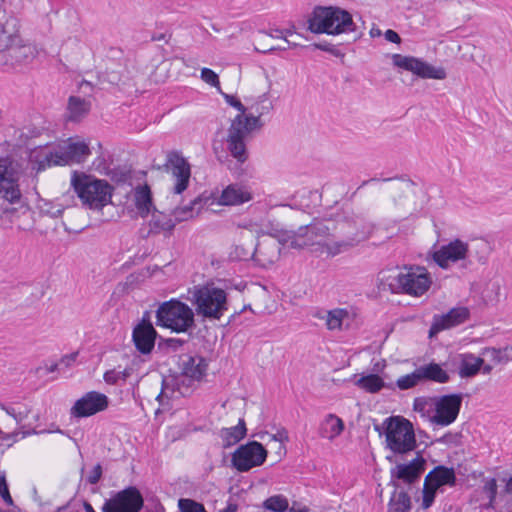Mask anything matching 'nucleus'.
<instances>
[{
	"label": "nucleus",
	"instance_id": "obj_1",
	"mask_svg": "<svg viewBox=\"0 0 512 512\" xmlns=\"http://www.w3.org/2000/svg\"><path fill=\"white\" fill-rule=\"evenodd\" d=\"M308 30L314 34L339 35L355 31L352 15L336 6H316L308 20Z\"/></svg>",
	"mask_w": 512,
	"mask_h": 512
},
{
	"label": "nucleus",
	"instance_id": "obj_2",
	"mask_svg": "<svg viewBox=\"0 0 512 512\" xmlns=\"http://www.w3.org/2000/svg\"><path fill=\"white\" fill-rule=\"evenodd\" d=\"M381 288L391 293H404L412 296H422L431 286V277L424 267L409 268L396 275L386 276L380 273Z\"/></svg>",
	"mask_w": 512,
	"mask_h": 512
},
{
	"label": "nucleus",
	"instance_id": "obj_3",
	"mask_svg": "<svg viewBox=\"0 0 512 512\" xmlns=\"http://www.w3.org/2000/svg\"><path fill=\"white\" fill-rule=\"evenodd\" d=\"M156 325L191 336L196 327L195 312L186 303L172 298L161 303L156 310Z\"/></svg>",
	"mask_w": 512,
	"mask_h": 512
},
{
	"label": "nucleus",
	"instance_id": "obj_4",
	"mask_svg": "<svg viewBox=\"0 0 512 512\" xmlns=\"http://www.w3.org/2000/svg\"><path fill=\"white\" fill-rule=\"evenodd\" d=\"M189 294L195 313L205 319L219 320L228 310L226 291L213 284L194 286Z\"/></svg>",
	"mask_w": 512,
	"mask_h": 512
},
{
	"label": "nucleus",
	"instance_id": "obj_5",
	"mask_svg": "<svg viewBox=\"0 0 512 512\" xmlns=\"http://www.w3.org/2000/svg\"><path fill=\"white\" fill-rule=\"evenodd\" d=\"M71 185L83 204L91 209L100 210L111 202L113 188L106 180L74 172Z\"/></svg>",
	"mask_w": 512,
	"mask_h": 512
},
{
	"label": "nucleus",
	"instance_id": "obj_6",
	"mask_svg": "<svg viewBox=\"0 0 512 512\" xmlns=\"http://www.w3.org/2000/svg\"><path fill=\"white\" fill-rule=\"evenodd\" d=\"M263 122L259 116L254 114H238L232 119L227 134V149L230 154L239 162L247 160L245 137L256 129H261Z\"/></svg>",
	"mask_w": 512,
	"mask_h": 512
},
{
	"label": "nucleus",
	"instance_id": "obj_7",
	"mask_svg": "<svg viewBox=\"0 0 512 512\" xmlns=\"http://www.w3.org/2000/svg\"><path fill=\"white\" fill-rule=\"evenodd\" d=\"M386 446L395 454H405L416 448L412 423L402 416L386 418Z\"/></svg>",
	"mask_w": 512,
	"mask_h": 512
},
{
	"label": "nucleus",
	"instance_id": "obj_8",
	"mask_svg": "<svg viewBox=\"0 0 512 512\" xmlns=\"http://www.w3.org/2000/svg\"><path fill=\"white\" fill-rule=\"evenodd\" d=\"M373 229V224L362 215L344 211L334 219L333 237H347L359 244L369 237Z\"/></svg>",
	"mask_w": 512,
	"mask_h": 512
},
{
	"label": "nucleus",
	"instance_id": "obj_9",
	"mask_svg": "<svg viewBox=\"0 0 512 512\" xmlns=\"http://www.w3.org/2000/svg\"><path fill=\"white\" fill-rule=\"evenodd\" d=\"M267 450L258 441L240 445L232 454L231 464L238 472H247L262 465L267 458Z\"/></svg>",
	"mask_w": 512,
	"mask_h": 512
},
{
	"label": "nucleus",
	"instance_id": "obj_10",
	"mask_svg": "<svg viewBox=\"0 0 512 512\" xmlns=\"http://www.w3.org/2000/svg\"><path fill=\"white\" fill-rule=\"evenodd\" d=\"M392 62L396 67L412 72L422 79L443 80L447 76L443 67H435L428 62L413 56L393 54Z\"/></svg>",
	"mask_w": 512,
	"mask_h": 512
},
{
	"label": "nucleus",
	"instance_id": "obj_11",
	"mask_svg": "<svg viewBox=\"0 0 512 512\" xmlns=\"http://www.w3.org/2000/svg\"><path fill=\"white\" fill-rule=\"evenodd\" d=\"M143 505L144 500L138 488L128 486L107 500L102 512H140Z\"/></svg>",
	"mask_w": 512,
	"mask_h": 512
},
{
	"label": "nucleus",
	"instance_id": "obj_12",
	"mask_svg": "<svg viewBox=\"0 0 512 512\" xmlns=\"http://www.w3.org/2000/svg\"><path fill=\"white\" fill-rule=\"evenodd\" d=\"M91 154V150L87 143L84 141H69L58 151L50 152L45 156V161L48 166L51 165H68L71 163H81Z\"/></svg>",
	"mask_w": 512,
	"mask_h": 512
},
{
	"label": "nucleus",
	"instance_id": "obj_13",
	"mask_svg": "<svg viewBox=\"0 0 512 512\" xmlns=\"http://www.w3.org/2000/svg\"><path fill=\"white\" fill-rule=\"evenodd\" d=\"M470 257L472 251L468 243L458 238L442 245L432 254L433 261L442 269H448L452 263L466 261Z\"/></svg>",
	"mask_w": 512,
	"mask_h": 512
},
{
	"label": "nucleus",
	"instance_id": "obj_14",
	"mask_svg": "<svg viewBox=\"0 0 512 512\" xmlns=\"http://www.w3.org/2000/svg\"><path fill=\"white\" fill-rule=\"evenodd\" d=\"M37 55V49L30 43H24L23 39L17 43H11L3 51H0V67L14 68L30 63Z\"/></svg>",
	"mask_w": 512,
	"mask_h": 512
},
{
	"label": "nucleus",
	"instance_id": "obj_15",
	"mask_svg": "<svg viewBox=\"0 0 512 512\" xmlns=\"http://www.w3.org/2000/svg\"><path fill=\"white\" fill-rule=\"evenodd\" d=\"M109 398L100 392L89 391L79 398L70 409L75 418H85L102 412L108 408Z\"/></svg>",
	"mask_w": 512,
	"mask_h": 512
},
{
	"label": "nucleus",
	"instance_id": "obj_16",
	"mask_svg": "<svg viewBox=\"0 0 512 512\" xmlns=\"http://www.w3.org/2000/svg\"><path fill=\"white\" fill-rule=\"evenodd\" d=\"M462 403L461 394H449L440 397L435 405V415L430 421L440 426H448L453 423L460 411Z\"/></svg>",
	"mask_w": 512,
	"mask_h": 512
},
{
	"label": "nucleus",
	"instance_id": "obj_17",
	"mask_svg": "<svg viewBox=\"0 0 512 512\" xmlns=\"http://www.w3.org/2000/svg\"><path fill=\"white\" fill-rule=\"evenodd\" d=\"M425 464V459L421 455H417V457L407 464H397L395 467L390 469L391 481L389 485L398 489V480H401L406 484H413L417 482L425 470Z\"/></svg>",
	"mask_w": 512,
	"mask_h": 512
},
{
	"label": "nucleus",
	"instance_id": "obj_18",
	"mask_svg": "<svg viewBox=\"0 0 512 512\" xmlns=\"http://www.w3.org/2000/svg\"><path fill=\"white\" fill-rule=\"evenodd\" d=\"M157 331L150 321L149 313L145 312L141 321L133 328L132 341L141 354H150L155 346Z\"/></svg>",
	"mask_w": 512,
	"mask_h": 512
},
{
	"label": "nucleus",
	"instance_id": "obj_19",
	"mask_svg": "<svg viewBox=\"0 0 512 512\" xmlns=\"http://www.w3.org/2000/svg\"><path fill=\"white\" fill-rule=\"evenodd\" d=\"M166 165L176 180L173 192L181 194L189 185L191 176L190 164L179 152L174 151L168 154Z\"/></svg>",
	"mask_w": 512,
	"mask_h": 512
},
{
	"label": "nucleus",
	"instance_id": "obj_20",
	"mask_svg": "<svg viewBox=\"0 0 512 512\" xmlns=\"http://www.w3.org/2000/svg\"><path fill=\"white\" fill-rule=\"evenodd\" d=\"M469 317V310L466 307L452 308L442 315H435L429 329V336L432 337L439 332L464 323Z\"/></svg>",
	"mask_w": 512,
	"mask_h": 512
},
{
	"label": "nucleus",
	"instance_id": "obj_21",
	"mask_svg": "<svg viewBox=\"0 0 512 512\" xmlns=\"http://www.w3.org/2000/svg\"><path fill=\"white\" fill-rule=\"evenodd\" d=\"M20 24L11 12L0 9V51L20 41Z\"/></svg>",
	"mask_w": 512,
	"mask_h": 512
},
{
	"label": "nucleus",
	"instance_id": "obj_22",
	"mask_svg": "<svg viewBox=\"0 0 512 512\" xmlns=\"http://www.w3.org/2000/svg\"><path fill=\"white\" fill-rule=\"evenodd\" d=\"M280 256V246L272 238L258 241L253 247V261L260 267L266 268L274 264Z\"/></svg>",
	"mask_w": 512,
	"mask_h": 512
},
{
	"label": "nucleus",
	"instance_id": "obj_23",
	"mask_svg": "<svg viewBox=\"0 0 512 512\" xmlns=\"http://www.w3.org/2000/svg\"><path fill=\"white\" fill-rule=\"evenodd\" d=\"M178 368L182 376L194 381H200L206 375L208 363L201 356L183 354L179 356Z\"/></svg>",
	"mask_w": 512,
	"mask_h": 512
},
{
	"label": "nucleus",
	"instance_id": "obj_24",
	"mask_svg": "<svg viewBox=\"0 0 512 512\" xmlns=\"http://www.w3.org/2000/svg\"><path fill=\"white\" fill-rule=\"evenodd\" d=\"M420 382H436L440 384L447 383L450 376L438 363L430 362L429 364L421 365L416 368Z\"/></svg>",
	"mask_w": 512,
	"mask_h": 512
},
{
	"label": "nucleus",
	"instance_id": "obj_25",
	"mask_svg": "<svg viewBox=\"0 0 512 512\" xmlns=\"http://www.w3.org/2000/svg\"><path fill=\"white\" fill-rule=\"evenodd\" d=\"M91 110V102L78 96H70L67 104L66 120L80 122Z\"/></svg>",
	"mask_w": 512,
	"mask_h": 512
},
{
	"label": "nucleus",
	"instance_id": "obj_26",
	"mask_svg": "<svg viewBox=\"0 0 512 512\" xmlns=\"http://www.w3.org/2000/svg\"><path fill=\"white\" fill-rule=\"evenodd\" d=\"M426 482H431L435 487L444 485L454 486L456 483L455 471L452 467L436 466L426 475Z\"/></svg>",
	"mask_w": 512,
	"mask_h": 512
},
{
	"label": "nucleus",
	"instance_id": "obj_27",
	"mask_svg": "<svg viewBox=\"0 0 512 512\" xmlns=\"http://www.w3.org/2000/svg\"><path fill=\"white\" fill-rule=\"evenodd\" d=\"M177 222L174 216L165 214L163 212L154 213L149 222L150 231L154 234L164 233L165 236H170L176 226Z\"/></svg>",
	"mask_w": 512,
	"mask_h": 512
},
{
	"label": "nucleus",
	"instance_id": "obj_28",
	"mask_svg": "<svg viewBox=\"0 0 512 512\" xmlns=\"http://www.w3.org/2000/svg\"><path fill=\"white\" fill-rule=\"evenodd\" d=\"M247 435L246 423L243 418H240L238 424L234 427L222 428L220 430V438L223 443L224 448H229L242 439H244Z\"/></svg>",
	"mask_w": 512,
	"mask_h": 512
},
{
	"label": "nucleus",
	"instance_id": "obj_29",
	"mask_svg": "<svg viewBox=\"0 0 512 512\" xmlns=\"http://www.w3.org/2000/svg\"><path fill=\"white\" fill-rule=\"evenodd\" d=\"M343 429L344 423L342 419L334 414H329L319 427V435L322 438L333 440L342 433Z\"/></svg>",
	"mask_w": 512,
	"mask_h": 512
},
{
	"label": "nucleus",
	"instance_id": "obj_30",
	"mask_svg": "<svg viewBox=\"0 0 512 512\" xmlns=\"http://www.w3.org/2000/svg\"><path fill=\"white\" fill-rule=\"evenodd\" d=\"M134 202L142 217H145L150 213L153 204L151 190L148 185L145 184L135 188Z\"/></svg>",
	"mask_w": 512,
	"mask_h": 512
},
{
	"label": "nucleus",
	"instance_id": "obj_31",
	"mask_svg": "<svg viewBox=\"0 0 512 512\" xmlns=\"http://www.w3.org/2000/svg\"><path fill=\"white\" fill-rule=\"evenodd\" d=\"M484 360L481 357H476L473 354L463 355V359L459 367V375L462 378H469L475 376L481 369Z\"/></svg>",
	"mask_w": 512,
	"mask_h": 512
},
{
	"label": "nucleus",
	"instance_id": "obj_32",
	"mask_svg": "<svg viewBox=\"0 0 512 512\" xmlns=\"http://www.w3.org/2000/svg\"><path fill=\"white\" fill-rule=\"evenodd\" d=\"M18 180L15 161L10 157H0V187Z\"/></svg>",
	"mask_w": 512,
	"mask_h": 512
},
{
	"label": "nucleus",
	"instance_id": "obj_33",
	"mask_svg": "<svg viewBox=\"0 0 512 512\" xmlns=\"http://www.w3.org/2000/svg\"><path fill=\"white\" fill-rule=\"evenodd\" d=\"M355 385L368 393H377L384 387L391 388V385H386L383 379L374 373L360 377Z\"/></svg>",
	"mask_w": 512,
	"mask_h": 512
},
{
	"label": "nucleus",
	"instance_id": "obj_34",
	"mask_svg": "<svg viewBox=\"0 0 512 512\" xmlns=\"http://www.w3.org/2000/svg\"><path fill=\"white\" fill-rule=\"evenodd\" d=\"M410 508L411 499L407 492L394 488L388 504V512H408Z\"/></svg>",
	"mask_w": 512,
	"mask_h": 512
},
{
	"label": "nucleus",
	"instance_id": "obj_35",
	"mask_svg": "<svg viewBox=\"0 0 512 512\" xmlns=\"http://www.w3.org/2000/svg\"><path fill=\"white\" fill-rule=\"evenodd\" d=\"M250 200V195L234 186H228L220 196V203L223 205H238Z\"/></svg>",
	"mask_w": 512,
	"mask_h": 512
},
{
	"label": "nucleus",
	"instance_id": "obj_36",
	"mask_svg": "<svg viewBox=\"0 0 512 512\" xmlns=\"http://www.w3.org/2000/svg\"><path fill=\"white\" fill-rule=\"evenodd\" d=\"M333 222L334 219H322L314 220L310 223V237H313V239L317 241L315 244H320V239L318 238H325L332 235L331 231H333Z\"/></svg>",
	"mask_w": 512,
	"mask_h": 512
},
{
	"label": "nucleus",
	"instance_id": "obj_37",
	"mask_svg": "<svg viewBox=\"0 0 512 512\" xmlns=\"http://www.w3.org/2000/svg\"><path fill=\"white\" fill-rule=\"evenodd\" d=\"M336 238H337V240L330 242V243H326L324 245L327 254L330 256H336L338 254L347 252L351 248L358 245V243L350 240L347 237H336Z\"/></svg>",
	"mask_w": 512,
	"mask_h": 512
},
{
	"label": "nucleus",
	"instance_id": "obj_38",
	"mask_svg": "<svg viewBox=\"0 0 512 512\" xmlns=\"http://www.w3.org/2000/svg\"><path fill=\"white\" fill-rule=\"evenodd\" d=\"M481 354L489 357L496 364H506L512 361V354H508V352L505 351V347L502 349L485 347L482 349Z\"/></svg>",
	"mask_w": 512,
	"mask_h": 512
},
{
	"label": "nucleus",
	"instance_id": "obj_39",
	"mask_svg": "<svg viewBox=\"0 0 512 512\" xmlns=\"http://www.w3.org/2000/svg\"><path fill=\"white\" fill-rule=\"evenodd\" d=\"M348 316L346 309L336 308L327 312L326 325L329 330L341 329L342 322Z\"/></svg>",
	"mask_w": 512,
	"mask_h": 512
},
{
	"label": "nucleus",
	"instance_id": "obj_40",
	"mask_svg": "<svg viewBox=\"0 0 512 512\" xmlns=\"http://www.w3.org/2000/svg\"><path fill=\"white\" fill-rule=\"evenodd\" d=\"M263 506L270 511L273 512H284L288 509L289 503L285 496L283 495H274L267 498Z\"/></svg>",
	"mask_w": 512,
	"mask_h": 512
},
{
	"label": "nucleus",
	"instance_id": "obj_41",
	"mask_svg": "<svg viewBox=\"0 0 512 512\" xmlns=\"http://www.w3.org/2000/svg\"><path fill=\"white\" fill-rule=\"evenodd\" d=\"M251 109L254 110L255 116L261 117L268 114L273 109V104L268 98V93L260 95L257 101L252 104Z\"/></svg>",
	"mask_w": 512,
	"mask_h": 512
},
{
	"label": "nucleus",
	"instance_id": "obj_42",
	"mask_svg": "<svg viewBox=\"0 0 512 512\" xmlns=\"http://www.w3.org/2000/svg\"><path fill=\"white\" fill-rule=\"evenodd\" d=\"M17 182L18 180H14V183L0 187V192H3V200L8 201L10 204L18 202L21 198Z\"/></svg>",
	"mask_w": 512,
	"mask_h": 512
},
{
	"label": "nucleus",
	"instance_id": "obj_43",
	"mask_svg": "<svg viewBox=\"0 0 512 512\" xmlns=\"http://www.w3.org/2000/svg\"><path fill=\"white\" fill-rule=\"evenodd\" d=\"M420 383L421 382L416 369L413 372L403 375L396 380V386L400 390H408L414 388Z\"/></svg>",
	"mask_w": 512,
	"mask_h": 512
},
{
	"label": "nucleus",
	"instance_id": "obj_44",
	"mask_svg": "<svg viewBox=\"0 0 512 512\" xmlns=\"http://www.w3.org/2000/svg\"><path fill=\"white\" fill-rule=\"evenodd\" d=\"M253 247V241H250L247 246L245 244L236 245L231 255L239 261L253 260Z\"/></svg>",
	"mask_w": 512,
	"mask_h": 512
},
{
	"label": "nucleus",
	"instance_id": "obj_45",
	"mask_svg": "<svg viewBox=\"0 0 512 512\" xmlns=\"http://www.w3.org/2000/svg\"><path fill=\"white\" fill-rule=\"evenodd\" d=\"M198 203V200L195 199L190 202L189 205L183 206V207H176L172 210V216H174V219L177 223L183 222L188 220L189 218H192L193 216V205Z\"/></svg>",
	"mask_w": 512,
	"mask_h": 512
},
{
	"label": "nucleus",
	"instance_id": "obj_46",
	"mask_svg": "<svg viewBox=\"0 0 512 512\" xmlns=\"http://www.w3.org/2000/svg\"><path fill=\"white\" fill-rule=\"evenodd\" d=\"M472 256L475 255L477 261L481 264L486 263L490 247L485 241H478L475 245L470 248Z\"/></svg>",
	"mask_w": 512,
	"mask_h": 512
},
{
	"label": "nucleus",
	"instance_id": "obj_47",
	"mask_svg": "<svg viewBox=\"0 0 512 512\" xmlns=\"http://www.w3.org/2000/svg\"><path fill=\"white\" fill-rule=\"evenodd\" d=\"M178 507L181 512H207L203 504L187 498L180 499Z\"/></svg>",
	"mask_w": 512,
	"mask_h": 512
},
{
	"label": "nucleus",
	"instance_id": "obj_48",
	"mask_svg": "<svg viewBox=\"0 0 512 512\" xmlns=\"http://www.w3.org/2000/svg\"><path fill=\"white\" fill-rule=\"evenodd\" d=\"M438 487L433 486L431 482L427 483L426 479L424 480L423 485V499H422V507L424 509L429 508L434 502L436 491Z\"/></svg>",
	"mask_w": 512,
	"mask_h": 512
},
{
	"label": "nucleus",
	"instance_id": "obj_49",
	"mask_svg": "<svg viewBox=\"0 0 512 512\" xmlns=\"http://www.w3.org/2000/svg\"><path fill=\"white\" fill-rule=\"evenodd\" d=\"M98 79L100 83H109L112 85H117L121 81V74L116 70H106L104 72L99 73Z\"/></svg>",
	"mask_w": 512,
	"mask_h": 512
},
{
	"label": "nucleus",
	"instance_id": "obj_50",
	"mask_svg": "<svg viewBox=\"0 0 512 512\" xmlns=\"http://www.w3.org/2000/svg\"><path fill=\"white\" fill-rule=\"evenodd\" d=\"M287 241L289 242V246L295 249H302L304 247L314 245L315 242H317L315 239H313V237H310L308 239H301L298 238L297 235L292 234L288 236Z\"/></svg>",
	"mask_w": 512,
	"mask_h": 512
},
{
	"label": "nucleus",
	"instance_id": "obj_51",
	"mask_svg": "<svg viewBox=\"0 0 512 512\" xmlns=\"http://www.w3.org/2000/svg\"><path fill=\"white\" fill-rule=\"evenodd\" d=\"M0 496L7 505H13V499L9 492L6 475L3 471H0Z\"/></svg>",
	"mask_w": 512,
	"mask_h": 512
},
{
	"label": "nucleus",
	"instance_id": "obj_52",
	"mask_svg": "<svg viewBox=\"0 0 512 512\" xmlns=\"http://www.w3.org/2000/svg\"><path fill=\"white\" fill-rule=\"evenodd\" d=\"M201 79L211 85L212 87L219 88L220 81L218 75L210 68H203L201 70Z\"/></svg>",
	"mask_w": 512,
	"mask_h": 512
},
{
	"label": "nucleus",
	"instance_id": "obj_53",
	"mask_svg": "<svg viewBox=\"0 0 512 512\" xmlns=\"http://www.w3.org/2000/svg\"><path fill=\"white\" fill-rule=\"evenodd\" d=\"M483 491L487 494L489 499V506H493V503L497 496V483L494 478L489 479L483 486Z\"/></svg>",
	"mask_w": 512,
	"mask_h": 512
},
{
	"label": "nucleus",
	"instance_id": "obj_54",
	"mask_svg": "<svg viewBox=\"0 0 512 512\" xmlns=\"http://www.w3.org/2000/svg\"><path fill=\"white\" fill-rule=\"evenodd\" d=\"M221 94L225 99L226 103L237 109L239 111V114L246 112L247 108L241 103V101L237 97L223 92H221Z\"/></svg>",
	"mask_w": 512,
	"mask_h": 512
},
{
	"label": "nucleus",
	"instance_id": "obj_55",
	"mask_svg": "<svg viewBox=\"0 0 512 512\" xmlns=\"http://www.w3.org/2000/svg\"><path fill=\"white\" fill-rule=\"evenodd\" d=\"M101 475H102V467L100 464H96L87 477L88 483L97 484L101 478Z\"/></svg>",
	"mask_w": 512,
	"mask_h": 512
},
{
	"label": "nucleus",
	"instance_id": "obj_56",
	"mask_svg": "<svg viewBox=\"0 0 512 512\" xmlns=\"http://www.w3.org/2000/svg\"><path fill=\"white\" fill-rule=\"evenodd\" d=\"M121 373L114 369L108 370L104 373L103 379L107 384L114 385L120 379Z\"/></svg>",
	"mask_w": 512,
	"mask_h": 512
},
{
	"label": "nucleus",
	"instance_id": "obj_57",
	"mask_svg": "<svg viewBox=\"0 0 512 512\" xmlns=\"http://www.w3.org/2000/svg\"><path fill=\"white\" fill-rule=\"evenodd\" d=\"M164 343L168 348H171L172 351H177L186 341L179 338H168L164 340Z\"/></svg>",
	"mask_w": 512,
	"mask_h": 512
},
{
	"label": "nucleus",
	"instance_id": "obj_58",
	"mask_svg": "<svg viewBox=\"0 0 512 512\" xmlns=\"http://www.w3.org/2000/svg\"><path fill=\"white\" fill-rule=\"evenodd\" d=\"M292 235H297L298 238L308 239L310 238V224L300 226L297 231H293Z\"/></svg>",
	"mask_w": 512,
	"mask_h": 512
},
{
	"label": "nucleus",
	"instance_id": "obj_59",
	"mask_svg": "<svg viewBox=\"0 0 512 512\" xmlns=\"http://www.w3.org/2000/svg\"><path fill=\"white\" fill-rule=\"evenodd\" d=\"M384 37L387 41L394 43V44H400L401 43V37L397 32H395L392 29L386 30L384 33Z\"/></svg>",
	"mask_w": 512,
	"mask_h": 512
},
{
	"label": "nucleus",
	"instance_id": "obj_60",
	"mask_svg": "<svg viewBox=\"0 0 512 512\" xmlns=\"http://www.w3.org/2000/svg\"><path fill=\"white\" fill-rule=\"evenodd\" d=\"M78 352H72L70 354L64 355L61 359L59 364L65 365L66 367L71 366L77 359Z\"/></svg>",
	"mask_w": 512,
	"mask_h": 512
},
{
	"label": "nucleus",
	"instance_id": "obj_61",
	"mask_svg": "<svg viewBox=\"0 0 512 512\" xmlns=\"http://www.w3.org/2000/svg\"><path fill=\"white\" fill-rule=\"evenodd\" d=\"M271 439L283 444L289 440L288 432L285 429L278 430L276 434L271 436Z\"/></svg>",
	"mask_w": 512,
	"mask_h": 512
},
{
	"label": "nucleus",
	"instance_id": "obj_62",
	"mask_svg": "<svg viewBox=\"0 0 512 512\" xmlns=\"http://www.w3.org/2000/svg\"><path fill=\"white\" fill-rule=\"evenodd\" d=\"M427 401L424 397H417L414 399L413 408L415 411L423 412L426 408Z\"/></svg>",
	"mask_w": 512,
	"mask_h": 512
},
{
	"label": "nucleus",
	"instance_id": "obj_63",
	"mask_svg": "<svg viewBox=\"0 0 512 512\" xmlns=\"http://www.w3.org/2000/svg\"><path fill=\"white\" fill-rule=\"evenodd\" d=\"M29 413H30V409L27 407H24L23 409L16 410L14 419L17 423H20L28 417Z\"/></svg>",
	"mask_w": 512,
	"mask_h": 512
},
{
	"label": "nucleus",
	"instance_id": "obj_64",
	"mask_svg": "<svg viewBox=\"0 0 512 512\" xmlns=\"http://www.w3.org/2000/svg\"><path fill=\"white\" fill-rule=\"evenodd\" d=\"M314 46H315V48H317L319 50L334 53V46L330 43H326V42L316 43V44H314Z\"/></svg>",
	"mask_w": 512,
	"mask_h": 512
}]
</instances>
